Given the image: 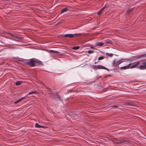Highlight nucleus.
I'll list each match as a JSON object with an SVG mask.
<instances>
[{"label":"nucleus","mask_w":146,"mask_h":146,"mask_svg":"<svg viewBox=\"0 0 146 146\" xmlns=\"http://www.w3.org/2000/svg\"><path fill=\"white\" fill-rule=\"evenodd\" d=\"M131 59L129 58L127 59H121L118 60H114L112 64L113 66L116 68L119 67V65L122 62L127 61H130Z\"/></svg>","instance_id":"obj_1"},{"label":"nucleus","mask_w":146,"mask_h":146,"mask_svg":"<svg viewBox=\"0 0 146 146\" xmlns=\"http://www.w3.org/2000/svg\"><path fill=\"white\" fill-rule=\"evenodd\" d=\"M26 64L31 67H33L35 66V59L33 58L31 59Z\"/></svg>","instance_id":"obj_2"},{"label":"nucleus","mask_w":146,"mask_h":146,"mask_svg":"<svg viewBox=\"0 0 146 146\" xmlns=\"http://www.w3.org/2000/svg\"><path fill=\"white\" fill-rule=\"evenodd\" d=\"M131 141L130 139H122L119 140L117 143L118 144H122L123 145L130 143Z\"/></svg>","instance_id":"obj_3"},{"label":"nucleus","mask_w":146,"mask_h":146,"mask_svg":"<svg viewBox=\"0 0 146 146\" xmlns=\"http://www.w3.org/2000/svg\"><path fill=\"white\" fill-rule=\"evenodd\" d=\"M92 67L95 69H105L108 71H109V69L101 65H93Z\"/></svg>","instance_id":"obj_4"},{"label":"nucleus","mask_w":146,"mask_h":146,"mask_svg":"<svg viewBox=\"0 0 146 146\" xmlns=\"http://www.w3.org/2000/svg\"><path fill=\"white\" fill-rule=\"evenodd\" d=\"M82 34L80 33H77V34H66L65 35H64L62 36L64 37H68L70 38H72L75 35H81Z\"/></svg>","instance_id":"obj_5"},{"label":"nucleus","mask_w":146,"mask_h":146,"mask_svg":"<svg viewBox=\"0 0 146 146\" xmlns=\"http://www.w3.org/2000/svg\"><path fill=\"white\" fill-rule=\"evenodd\" d=\"M141 64L142 65L139 66L138 68L141 70L146 69V61L142 62Z\"/></svg>","instance_id":"obj_6"},{"label":"nucleus","mask_w":146,"mask_h":146,"mask_svg":"<svg viewBox=\"0 0 146 146\" xmlns=\"http://www.w3.org/2000/svg\"><path fill=\"white\" fill-rule=\"evenodd\" d=\"M140 61H139L135 62L133 64V65L131 66H130V68H133L136 67L137 66L140 64Z\"/></svg>","instance_id":"obj_7"},{"label":"nucleus","mask_w":146,"mask_h":146,"mask_svg":"<svg viewBox=\"0 0 146 146\" xmlns=\"http://www.w3.org/2000/svg\"><path fill=\"white\" fill-rule=\"evenodd\" d=\"M43 64V63L42 61L35 59V66L40 65Z\"/></svg>","instance_id":"obj_8"},{"label":"nucleus","mask_w":146,"mask_h":146,"mask_svg":"<svg viewBox=\"0 0 146 146\" xmlns=\"http://www.w3.org/2000/svg\"><path fill=\"white\" fill-rule=\"evenodd\" d=\"M28 96V94H26L24 97H22L21 98L19 99L18 100L15 101L14 102V104H16L18 103L19 102H20L21 100H22L24 98H27Z\"/></svg>","instance_id":"obj_9"},{"label":"nucleus","mask_w":146,"mask_h":146,"mask_svg":"<svg viewBox=\"0 0 146 146\" xmlns=\"http://www.w3.org/2000/svg\"><path fill=\"white\" fill-rule=\"evenodd\" d=\"M131 64V63H130L128 65L126 66H124L121 67L120 69L121 70H125L126 69H128L130 68V66Z\"/></svg>","instance_id":"obj_10"},{"label":"nucleus","mask_w":146,"mask_h":146,"mask_svg":"<svg viewBox=\"0 0 146 146\" xmlns=\"http://www.w3.org/2000/svg\"><path fill=\"white\" fill-rule=\"evenodd\" d=\"M104 44L106 45L109 44H112L113 41L110 40H107L105 41Z\"/></svg>","instance_id":"obj_11"},{"label":"nucleus","mask_w":146,"mask_h":146,"mask_svg":"<svg viewBox=\"0 0 146 146\" xmlns=\"http://www.w3.org/2000/svg\"><path fill=\"white\" fill-rule=\"evenodd\" d=\"M104 44V43H102V42H96L95 44V45L96 46H101L103 45Z\"/></svg>","instance_id":"obj_12"},{"label":"nucleus","mask_w":146,"mask_h":146,"mask_svg":"<svg viewBox=\"0 0 146 146\" xmlns=\"http://www.w3.org/2000/svg\"><path fill=\"white\" fill-rule=\"evenodd\" d=\"M105 7H103L97 13V15L98 16L102 14V11L104 10Z\"/></svg>","instance_id":"obj_13"},{"label":"nucleus","mask_w":146,"mask_h":146,"mask_svg":"<svg viewBox=\"0 0 146 146\" xmlns=\"http://www.w3.org/2000/svg\"><path fill=\"white\" fill-rule=\"evenodd\" d=\"M68 10V8H64L61 11L60 13H62L64 12H67Z\"/></svg>","instance_id":"obj_14"},{"label":"nucleus","mask_w":146,"mask_h":146,"mask_svg":"<svg viewBox=\"0 0 146 146\" xmlns=\"http://www.w3.org/2000/svg\"><path fill=\"white\" fill-rule=\"evenodd\" d=\"M139 59V58L138 56H133L132 57L131 59H130L131 60L130 61L131 62V60H135L137 59Z\"/></svg>","instance_id":"obj_15"},{"label":"nucleus","mask_w":146,"mask_h":146,"mask_svg":"<svg viewBox=\"0 0 146 146\" xmlns=\"http://www.w3.org/2000/svg\"><path fill=\"white\" fill-rule=\"evenodd\" d=\"M36 127L39 128H41L44 127L43 126L40 125H39L38 123H35V126Z\"/></svg>","instance_id":"obj_16"},{"label":"nucleus","mask_w":146,"mask_h":146,"mask_svg":"<svg viewBox=\"0 0 146 146\" xmlns=\"http://www.w3.org/2000/svg\"><path fill=\"white\" fill-rule=\"evenodd\" d=\"M23 83V82L21 81H18L16 82L15 85L16 86H19L21 85Z\"/></svg>","instance_id":"obj_17"},{"label":"nucleus","mask_w":146,"mask_h":146,"mask_svg":"<svg viewBox=\"0 0 146 146\" xmlns=\"http://www.w3.org/2000/svg\"><path fill=\"white\" fill-rule=\"evenodd\" d=\"M56 100L58 99L60 101H62V100L61 99L59 95H56Z\"/></svg>","instance_id":"obj_18"},{"label":"nucleus","mask_w":146,"mask_h":146,"mask_svg":"<svg viewBox=\"0 0 146 146\" xmlns=\"http://www.w3.org/2000/svg\"><path fill=\"white\" fill-rule=\"evenodd\" d=\"M139 58H144L146 57V53L145 54H143L138 56Z\"/></svg>","instance_id":"obj_19"},{"label":"nucleus","mask_w":146,"mask_h":146,"mask_svg":"<svg viewBox=\"0 0 146 146\" xmlns=\"http://www.w3.org/2000/svg\"><path fill=\"white\" fill-rule=\"evenodd\" d=\"M106 54L108 56L112 57L113 56V54L112 53H106Z\"/></svg>","instance_id":"obj_20"},{"label":"nucleus","mask_w":146,"mask_h":146,"mask_svg":"<svg viewBox=\"0 0 146 146\" xmlns=\"http://www.w3.org/2000/svg\"><path fill=\"white\" fill-rule=\"evenodd\" d=\"M80 48V46H74L73 48V49L74 50H77L78 49Z\"/></svg>","instance_id":"obj_21"},{"label":"nucleus","mask_w":146,"mask_h":146,"mask_svg":"<svg viewBox=\"0 0 146 146\" xmlns=\"http://www.w3.org/2000/svg\"><path fill=\"white\" fill-rule=\"evenodd\" d=\"M105 58V57L104 56H102L99 57L98 58V60H102L104 59Z\"/></svg>","instance_id":"obj_22"},{"label":"nucleus","mask_w":146,"mask_h":146,"mask_svg":"<svg viewBox=\"0 0 146 146\" xmlns=\"http://www.w3.org/2000/svg\"><path fill=\"white\" fill-rule=\"evenodd\" d=\"M94 50H90L88 51L87 52L89 54H92L94 52Z\"/></svg>","instance_id":"obj_23"},{"label":"nucleus","mask_w":146,"mask_h":146,"mask_svg":"<svg viewBox=\"0 0 146 146\" xmlns=\"http://www.w3.org/2000/svg\"><path fill=\"white\" fill-rule=\"evenodd\" d=\"M50 51L51 52H53V53H56V54H57V53H58V52L57 51H54V50H51Z\"/></svg>","instance_id":"obj_24"},{"label":"nucleus","mask_w":146,"mask_h":146,"mask_svg":"<svg viewBox=\"0 0 146 146\" xmlns=\"http://www.w3.org/2000/svg\"><path fill=\"white\" fill-rule=\"evenodd\" d=\"M35 92H36L34 91H32V92H29V94H28H28L30 95V94H33L35 93Z\"/></svg>","instance_id":"obj_25"},{"label":"nucleus","mask_w":146,"mask_h":146,"mask_svg":"<svg viewBox=\"0 0 146 146\" xmlns=\"http://www.w3.org/2000/svg\"><path fill=\"white\" fill-rule=\"evenodd\" d=\"M11 35L13 37H14V38H18V37L17 36H15V35H13L12 34H11Z\"/></svg>","instance_id":"obj_26"},{"label":"nucleus","mask_w":146,"mask_h":146,"mask_svg":"<svg viewBox=\"0 0 146 146\" xmlns=\"http://www.w3.org/2000/svg\"><path fill=\"white\" fill-rule=\"evenodd\" d=\"M67 92H72V90H68L67 91Z\"/></svg>","instance_id":"obj_27"},{"label":"nucleus","mask_w":146,"mask_h":146,"mask_svg":"<svg viewBox=\"0 0 146 146\" xmlns=\"http://www.w3.org/2000/svg\"><path fill=\"white\" fill-rule=\"evenodd\" d=\"M24 60V59L23 58H20L19 59V60L20 61H23V60Z\"/></svg>","instance_id":"obj_28"},{"label":"nucleus","mask_w":146,"mask_h":146,"mask_svg":"<svg viewBox=\"0 0 146 146\" xmlns=\"http://www.w3.org/2000/svg\"><path fill=\"white\" fill-rule=\"evenodd\" d=\"M113 107L114 108H117V106H114Z\"/></svg>","instance_id":"obj_29"},{"label":"nucleus","mask_w":146,"mask_h":146,"mask_svg":"<svg viewBox=\"0 0 146 146\" xmlns=\"http://www.w3.org/2000/svg\"><path fill=\"white\" fill-rule=\"evenodd\" d=\"M98 62H95L94 63L95 64H96L98 63Z\"/></svg>","instance_id":"obj_30"}]
</instances>
